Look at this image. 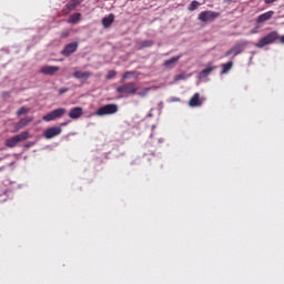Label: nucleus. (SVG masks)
<instances>
[{
	"label": "nucleus",
	"mask_w": 284,
	"mask_h": 284,
	"mask_svg": "<svg viewBox=\"0 0 284 284\" xmlns=\"http://www.w3.org/2000/svg\"><path fill=\"white\" fill-rule=\"evenodd\" d=\"M27 139H30V133L28 131H24L18 135H14V136L6 140V146L7 148H17L18 143H21V141H27Z\"/></svg>",
	"instance_id": "obj_2"
},
{
	"label": "nucleus",
	"mask_w": 284,
	"mask_h": 284,
	"mask_svg": "<svg viewBox=\"0 0 284 284\" xmlns=\"http://www.w3.org/2000/svg\"><path fill=\"white\" fill-rule=\"evenodd\" d=\"M65 92H68V88H61L59 90V94H65Z\"/></svg>",
	"instance_id": "obj_27"
},
{
	"label": "nucleus",
	"mask_w": 284,
	"mask_h": 284,
	"mask_svg": "<svg viewBox=\"0 0 284 284\" xmlns=\"http://www.w3.org/2000/svg\"><path fill=\"white\" fill-rule=\"evenodd\" d=\"M119 112V105L105 104L97 110L98 116H105L108 114H116Z\"/></svg>",
	"instance_id": "obj_6"
},
{
	"label": "nucleus",
	"mask_w": 284,
	"mask_h": 284,
	"mask_svg": "<svg viewBox=\"0 0 284 284\" xmlns=\"http://www.w3.org/2000/svg\"><path fill=\"white\" fill-rule=\"evenodd\" d=\"M79 21H81V13H73L68 19V23H79Z\"/></svg>",
	"instance_id": "obj_22"
},
{
	"label": "nucleus",
	"mask_w": 284,
	"mask_h": 284,
	"mask_svg": "<svg viewBox=\"0 0 284 284\" xmlns=\"http://www.w3.org/2000/svg\"><path fill=\"white\" fill-rule=\"evenodd\" d=\"M196 8H199V1L194 0V1H192V2L190 3L189 10H190L191 12H194V10H196Z\"/></svg>",
	"instance_id": "obj_24"
},
{
	"label": "nucleus",
	"mask_w": 284,
	"mask_h": 284,
	"mask_svg": "<svg viewBox=\"0 0 284 284\" xmlns=\"http://www.w3.org/2000/svg\"><path fill=\"white\" fill-rule=\"evenodd\" d=\"M183 55H176V57H173L169 60H165L164 61V68H173L174 67V63H176L179 61V59H181Z\"/></svg>",
	"instance_id": "obj_19"
},
{
	"label": "nucleus",
	"mask_w": 284,
	"mask_h": 284,
	"mask_svg": "<svg viewBox=\"0 0 284 284\" xmlns=\"http://www.w3.org/2000/svg\"><path fill=\"white\" fill-rule=\"evenodd\" d=\"M32 121H34V118L32 116L20 119V121L16 124L17 132H19V130H22V128H26V125H28L29 123H32Z\"/></svg>",
	"instance_id": "obj_12"
},
{
	"label": "nucleus",
	"mask_w": 284,
	"mask_h": 284,
	"mask_svg": "<svg viewBox=\"0 0 284 284\" xmlns=\"http://www.w3.org/2000/svg\"><path fill=\"white\" fill-rule=\"evenodd\" d=\"M247 45V41H240L237 42L233 48H231L226 53L225 57H230L233 54V57H239L241 52H243V49Z\"/></svg>",
	"instance_id": "obj_7"
},
{
	"label": "nucleus",
	"mask_w": 284,
	"mask_h": 284,
	"mask_svg": "<svg viewBox=\"0 0 284 284\" xmlns=\"http://www.w3.org/2000/svg\"><path fill=\"white\" fill-rule=\"evenodd\" d=\"M128 74H130V72H125V73L123 74V79H128Z\"/></svg>",
	"instance_id": "obj_29"
},
{
	"label": "nucleus",
	"mask_w": 284,
	"mask_h": 284,
	"mask_svg": "<svg viewBox=\"0 0 284 284\" xmlns=\"http://www.w3.org/2000/svg\"><path fill=\"white\" fill-rule=\"evenodd\" d=\"M28 112H30V109L27 106H21L18 111H17V116H22V114H28Z\"/></svg>",
	"instance_id": "obj_23"
},
{
	"label": "nucleus",
	"mask_w": 284,
	"mask_h": 284,
	"mask_svg": "<svg viewBox=\"0 0 284 284\" xmlns=\"http://www.w3.org/2000/svg\"><path fill=\"white\" fill-rule=\"evenodd\" d=\"M219 17H221V14L219 12H215V11H202L199 14V20L202 23H212V21H216V19H219Z\"/></svg>",
	"instance_id": "obj_4"
},
{
	"label": "nucleus",
	"mask_w": 284,
	"mask_h": 284,
	"mask_svg": "<svg viewBox=\"0 0 284 284\" xmlns=\"http://www.w3.org/2000/svg\"><path fill=\"white\" fill-rule=\"evenodd\" d=\"M114 23V14H109L108 17H104L102 19V26L103 28H110Z\"/></svg>",
	"instance_id": "obj_18"
},
{
	"label": "nucleus",
	"mask_w": 284,
	"mask_h": 284,
	"mask_svg": "<svg viewBox=\"0 0 284 284\" xmlns=\"http://www.w3.org/2000/svg\"><path fill=\"white\" fill-rule=\"evenodd\" d=\"M81 3H83V0H71L67 3V8L72 11L77 6H81Z\"/></svg>",
	"instance_id": "obj_20"
},
{
	"label": "nucleus",
	"mask_w": 284,
	"mask_h": 284,
	"mask_svg": "<svg viewBox=\"0 0 284 284\" xmlns=\"http://www.w3.org/2000/svg\"><path fill=\"white\" fill-rule=\"evenodd\" d=\"M81 116H83V108L81 106H75L69 112L70 119H81Z\"/></svg>",
	"instance_id": "obj_14"
},
{
	"label": "nucleus",
	"mask_w": 284,
	"mask_h": 284,
	"mask_svg": "<svg viewBox=\"0 0 284 284\" xmlns=\"http://www.w3.org/2000/svg\"><path fill=\"white\" fill-rule=\"evenodd\" d=\"M272 17H274V11L262 13L256 18V23H265V21H270Z\"/></svg>",
	"instance_id": "obj_15"
},
{
	"label": "nucleus",
	"mask_w": 284,
	"mask_h": 284,
	"mask_svg": "<svg viewBox=\"0 0 284 284\" xmlns=\"http://www.w3.org/2000/svg\"><path fill=\"white\" fill-rule=\"evenodd\" d=\"M92 77V72L90 71H75L73 72L74 79H80L81 81H88Z\"/></svg>",
	"instance_id": "obj_11"
},
{
	"label": "nucleus",
	"mask_w": 284,
	"mask_h": 284,
	"mask_svg": "<svg viewBox=\"0 0 284 284\" xmlns=\"http://www.w3.org/2000/svg\"><path fill=\"white\" fill-rule=\"evenodd\" d=\"M61 132H63V129H61V126L49 128L45 130L44 136L47 139H54V136H59Z\"/></svg>",
	"instance_id": "obj_9"
},
{
	"label": "nucleus",
	"mask_w": 284,
	"mask_h": 284,
	"mask_svg": "<svg viewBox=\"0 0 284 284\" xmlns=\"http://www.w3.org/2000/svg\"><path fill=\"white\" fill-rule=\"evenodd\" d=\"M278 40L280 43H284V34L278 36L276 31H272L262 39H260L258 42L255 44V48H265V45H272V43Z\"/></svg>",
	"instance_id": "obj_1"
},
{
	"label": "nucleus",
	"mask_w": 284,
	"mask_h": 284,
	"mask_svg": "<svg viewBox=\"0 0 284 284\" xmlns=\"http://www.w3.org/2000/svg\"><path fill=\"white\" fill-rule=\"evenodd\" d=\"M175 81H181V79H183V74H178V75H175Z\"/></svg>",
	"instance_id": "obj_28"
},
{
	"label": "nucleus",
	"mask_w": 284,
	"mask_h": 284,
	"mask_svg": "<svg viewBox=\"0 0 284 284\" xmlns=\"http://www.w3.org/2000/svg\"><path fill=\"white\" fill-rule=\"evenodd\" d=\"M139 87L134 82H128L116 88L118 94H136Z\"/></svg>",
	"instance_id": "obj_3"
},
{
	"label": "nucleus",
	"mask_w": 284,
	"mask_h": 284,
	"mask_svg": "<svg viewBox=\"0 0 284 284\" xmlns=\"http://www.w3.org/2000/svg\"><path fill=\"white\" fill-rule=\"evenodd\" d=\"M40 72L42 74H48L49 77H52V74L59 72V67L45 65L41 68Z\"/></svg>",
	"instance_id": "obj_13"
},
{
	"label": "nucleus",
	"mask_w": 284,
	"mask_h": 284,
	"mask_svg": "<svg viewBox=\"0 0 284 284\" xmlns=\"http://www.w3.org/2000/svg\"><path fill=\"white\" fill-rule=\"evenodd\" d=\"M233 65H234V62H232V61H229V62L222 64L221 74H227V72L232 70Z\"/></svg>",
	"instance_id": "obj_21"
},
{
	"label": "nucleus",
	"mask_w": 284,
	"mask_h": 284,
	"mask_svg": "<svg viewBox=\"0 0 284 284\" xmlns=\"http://www.w3.org/2000/svg\"><path fill=\"white\" fill-rule=\"evenodd\" d=\"M190 108H201L203 102H201V94L195 93L189 101Z\"/></svg>",
	"instance_id": "obj_10"
},
{
	"label": "nucleus",
	"mask_w": 284,
	"mask_h": 284,
	"mask_svg": "<svg viewBox=\"0 0 284 284\" xmlns=\"http://www.w3.org/2000/svg\"><path fill=\"white\" fill-rule=\"evenodd\" d=\"M114 77H116V71L114 70H110L106 74V79H114Z\"/></svg>",
	"instance_id": "obj_25"
},
{
	"label": "nucleus",
	"mask_w": 284,
	"mask_h": 284,
	"mask_svg": "<svg viewBox=\"0 0 284 284\" xmlns=\"http://www.w3.org/2000/svg\"><path fill=\"white\" fill-rule=\"evenodd\" d=\"M61 125H68V123L63 122V123H61Z\"/></svg>",
	"instance_id": "obj_31"
},
{
	"label": "nucleus",
	"mask_w": 284,
	"mask_h": 284,
	"mask_svg": "<svg viewBox=\"0 0 284 284\" xmlns=\"http://www.w3.org/2000/svg\"><path fill=\"white\" fill-rule=\"evenodd\" d=\"M79 50V42H71L64 47V49L61 51L62 57H70L74 54Z\"/></svg>",
	"instance_id": "obj_8"
},
{
	"label": "nucleus",
	"mask_w": 284,
	"mask_h": 284,
	"mask_svg": "<svg viewBox=\"0 0 284 284\" xmlns=\"http://www.w3.org/2000/svg\"><path fill=\"white\" fill-rule=\"evenodd\" d=\"M67 112L68 110H65V108L54 109L53 111L42 116V121H47V122L55 121V119H61V116H63Z\"/></svg>",
	"instance_id": "obj_5"
},
{
	"label": "nucleus",
	"mask_w": 284,
	"mask_h": 284,
	"mask_svg": "<svg viewBox=\"0 0 284 284\" xmlns=\"http://www.w3.org/2000/svg\"><path fill=\"white\" fill-rule=\"evenodd\" d=\"M62 37H68V33H62Z\"/></svg>",
	"instance_id": "obj_30"
},
{
	"label": "nucleus",
	"mask_w": 284,
	"mask_h": 284,
	"mask_svg": "<svg viewBox=\"0 0 284 284\" xmlns=\"http://www.w3.org/2000/svg\"><path fill=\"white\" fill-rule=\"evenodd\" d=\"M152 45H154V41H152V40L139 41L136 43V50H143L145 48H152Z\"/></svg>",
	"instance_id": "obj_16"
},
{
	"label": "nucleus",
	"mask_w": 284,
	"mask_h": 284,
	"mask_svg": "<svg viewBox=\"0 0 284 284\" xmlns=\"http://www.w3.org/2000/svg\"><path fill=\"white\" fill-rule=\"evenodd\" d=\"M214 70H216V67H207L206 69H203L199 73V79H205L206 77H210V74H212V72H214Z\"/></svg>",
	"instance_id": "obj_17"
},
{
	"label": "nucleus",
	"mask_w": 284,
	"mask_h": 284,
	"mask_svg": "<svg viewBox=\"0 0 284 284\" xmlns=\"http://www.w3.org/2000/svg\"><path fill=\"white\" fill-rule=\"evenodd\" d=\"M276 2V0H264L266 6H272V3Z\"/></svg>",
	"instance_id": "obj_26"
}]
</instances>
